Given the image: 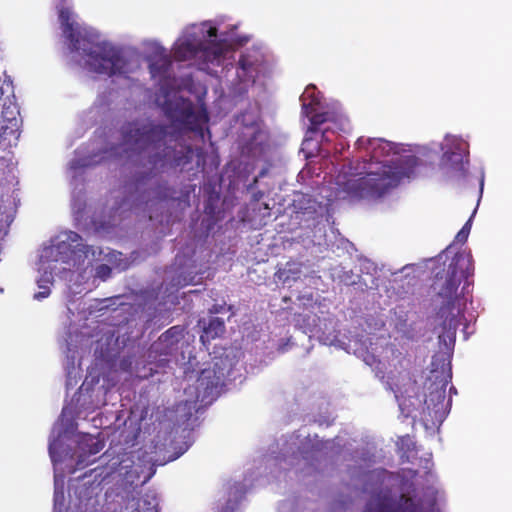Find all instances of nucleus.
Returning a JSON list of instances; mask_svg holds the SVG:
<instances>
[{
  "instance_id": "1",
  "label": "nucleus",
  "mask_w": 512,
  "mask_h": 512,
  "mask_svg": "<svg viewBox=\"0 0 512 512\" xmlns=\"http://www.w3.org/2000/svg\"><path fill=\"white\" fill-rule=\"evenodd\" d=\"M148 61L151 78L158 87L155 103L171 124L135 121L122 128L121 143L117 142L119 137L115 133L101 134L88 147L77 150L76 157L69 163L72 211L77 220H82L86 211L84 169L125 159L131 173L125 187L127 195L112 207V219L107 224L116 226L118 219L128 211L168 223V216L158 214L169 205L167 183L162 174L184 168L192 161L195 152L187 139L203 143L210 139L209 116L203 101L198 96L197 101L192 102L183 94L192 91V78L176 76L171 54L158 42L151 43Z\"/></svg>"
},
{
  "instance_id": "2",
  "label": "nucleus",
  "mask_w": 512,
  "mask_h": 512,
  "mask_svg": "<svg viewBox=\"0 0 512 512\" xmlns=\"http://www.w3.org/2000/svg\"><path fill=\"white\" fill-rule=\"evenodd\" d=\"M473 274V260L469 252L455 254L448 264L445 277H439L434 282L437 291V302L440 308L437 314L439 325L435 328L439 340V353L433 357L431 370L424 383L423 393H414V382L408 377L404 368L406 360L402 353L392 347L384 349L385 357H393L386 364L377 355L378 346L373 338L362 335L342 343L335 330V321L330 315L320 317L312 305L311 293L299 297L303 305H311L312 310H306L295 318V325L309 336H315L325 345H339L347 352H352L361 358L365 364L372 367L381 380H386L389 389L394 393L401 412L406 417L419 419L426 429H438L446 419L451 408V397L446 398V387L450 382V360L455 346L456 331L464 323V311L469 301L470 282Z\"/></svg>"
},
{
  "instance_id": "3",
  "label": "nucleus",
  "mask_w": 512,
  "mask_h": 512,
  "mask_svg": "<svg viewBox=\"0 0 512 512\" xmlns=\"http://www.w3.org/2000/svg\"><path fill=\"white\" fill-rule=\"evenodd\" d=\"M251 38L241 30L239 20L221 14L185 25L171 54L176 60L189 62L199 71L218 78L223 94L243 98L251 89L263 91L273 73L271 57L260 43L243 50L236 60V51Z\"/></svg>"
},
{
  "instance_id": "4",
  "label": "nucleus",
  "mask_w": 512,
  "mask_h": 512,
  "mask_svg": "<svg viewBox=\"0 0 512 512\" xmlns=\"http://www.w3.org/2000/svg\"><path fill=\"white\" fill-rule=\"evenodd\" d=\"M355 148L363 162L350 161L336 177L338 188L352 198L382 197L403 179L415 176L419 165L439 152L440 168L451 179H464L470 162L468 138L452 133L445 134L439 143L419 147L413 154L403 145L364 136L357 139Z\"/></svg>"
},
{
  "instance_id": "5",
  "label": "nucleus",
  "mask_w": 512,
  "mask_h": 512,
  "mask_svg": "<svg viewBox=\"0 0 512 512\" xmlns=\"http://www.w3.org/2000/svg\"><path fill=\"white\" fill-rule=\"evenodd\" d=\"M113 268H127L122 253L88 245L74 231H61L38 249L36 285L39 291L33 299L42 301L48 298L56 278L65 281L71 295L91 291L97 286V280L110 278Z\"/></svg>"
},
{
  "instance_id": "6",
  "label": "nucleus",
  "mask_w": 512,
  "mask_h": 512,
  "mask_svg": "<svg viewBox=\"0 0 512 512\" xmlns=\"http://www.w3.org/2000/svg\"><path fill=\"white\" fill-rule=\"evenodd\" d=\"M56 9L72 64L93 78H116L129 89H142L135 78L143 65L137 49L116 45L96 28L82 22L72 0H56Z\"/></svg>"
},
{
  "instance_id": "7",
  "label": "nucleus",
  "mask_w": 512,
  "mask_h": 512,
  "mask_svg": "<svg viewBox=\"0 0 512 512\" xmlns=\"http://www.w3.org/2000/svg\"><path fill=\"white\" fill-rule=\"evenodd\" d=\"M138 429H133L124 438V445L115 444L107 450L100 458V465L92 470L95 477H102V480L110 479L118 486L116 496L125 502V508L131 512H157L158 498L154 491H147L142 497L137 498L136 488L139 484L148 482L155 474V469L150 465V460L140 458L137 452L127 451L132 448L137 438Z\"/></svg>"
},
{
  "instance_id": "8",
  "label": "nucleus",
  "mask_w": 512,
  "mask_h": 512,
  "mask_svg": "<svg viewBox=\"0 0 512 512\" xmlns=\"http://www.w3.org/2000/svg\"><path fill=\"white\" fill-rule=\"evenodd\" d=\"M302 114L308 121V129L301 151L307 158L328 156L325 144L332 141L335 133H348L350 122L338 102L322 101L316 86L308 85L300 96Z\"/></svg>"
},
{
  "instance_id": "9",
  "label": "nucleus",
  "mask_w": 512,
  "mask_h": 512,
  "mask_svg": "<svg viewBox=\"0 0 512 512\" xmlns=\"http://www.w3.org/2000/svg\"><path fill=\"white\" fill-rule=\"evenodd\" d=\"M341 439L322 441L317 435L313 438L305 430H299L281 441L280 452L273 458L279 469L294 470L296 474L310 475L318 470L323 458H331L339 453Z\"/></svg>"
},
{
  "instance_id": "10",
  "label": "nucleus",
  "mask_w": 512,
  "mask_h": 512,
  "mask_svg": "<svg viewBox=\"0 0 512 512\" xmlns=\"http://www.w3.org/2000/svg\"><path fill=\"white\" fill-rule=\"evenodd\" d=\"M332 199L318 202L310 195L297 193L293 198L291 230L300 229L298 235L304 245H322L326 241V227L330 220L329 206Z\"/></svg>"
},
{
  "instance_id": "11",
  "label": "nucleus",
  "mask_w": 512,
  "mask_h": 512,
  "mask_svg": "<svg viewBox=\"0 0 512 512\" xmlns=\"http://www.w3.org/2000/svg\"><path fill=\"white\" fill-rule=\"evenodd\" d=\"M278 512H295L293 502L281 503ZM364 512H437V510L434 499H418L403 492L397 501L387 494H377L367 504Z\"/></svg>"
},
{
  "instance_id": "12",
  "label": "nucleus",
  "mask_w": 512,
  "mask_h": 512,
  "mask_svg": "<svg viewBox=\"0 0 512 512\" xmlns=\"http://www.w3.org/2000/svg\"><path fill=\"white\" fill-rule=\"evenodd\" d=\"M0 80V142L12 146L20 135V111L11 77L4 72Z\"/></svg>"
},
{
  "instance_id": "13",
  "label": "nucleus",
  "mask_w": 512,
  "mask_h": 512,
  "mask_svg": "<svg viewBox=\"0 0 512 512\" xmlns=\"http://www.w3.org/2000/svg\"><path fill=\"white\" fill-rule=\"evenodd\" d=\"M233 377V369L230 365L226 367L225 360L220 359L214 363L213 369H203L196 380L195 400L199 402L200 407L211 404L220 395L227 380ZM186 403H192V400H186Z\"/></svg>"
},
{
  "instance_id": "14",
  "label": "nucleus",
  "mask_w": 512,
  "mask_h": 512,
  "mask_svg": "<svg viewBox=\"0 0 512 512\" xmlns=\"http://www.w3.org/2000/svg\"><path fill=\"white\" fill-rule=\"evenodd\" d=\"M84 342L88 343L89 340L85 339L82 334H76L75 336L70 334L68 339H66V358L64 367L66 371L67 390L74 388L81 379V356L78 344H81L82 348Z\"/></svg>"
},
{
  "instance_id": "15",
  "label": "nucleus",
  "mask_w": 512,
  "mask_h": 512,
  "mask_svg": "<svg viewBox=\"0 0 512 512\" xmlns=\"http://www.w3.org/2000/svg\"><path fill=\"white\" fill-rule=\"evenodd\" d=\"M183 337V328L180 326H173L164 332L150 348L149 358H152L153 353L160 355H170L177 349V344Z\"/></svg>"
},
{
  "instance_id": "16",
  "label": "nucleus",
  "mask_w": 512,
  "mask_h": 512,
  "mask_svg": "<svg viewBox=\"0 0 512 512\" xmlns=\"http://www.w3.org/2000/svg\"><path fill=\"white\" fill-rule=\"evenodd\" d=\"M17 197L14 192L0 197V240L9 232V227L17 211Z\"/></svg>"
},
{
  "instance_id": "17",
  "label": "nucleus",
  "mask_w": 512,
  "mask_h": 512,
  "mask_svg": "<svg viewBox=\"0 0 512 512\" xmlns=\"http://www.w3.org/2000/svg\"><path fill=\"white\" fill-rule=\"evenodd\" d=\"M127 96L128 94L125 89H120L119 91L110 89L109 91L102 92L98 94L93 110H98L100 113L105 114L113 107L122 103V99H127Z\"/></svg>"
},
{
  "instance_id": "18",
  "label": "nucleus",
  "mask_w": 512,
  "mask_h": 512,
  "mask_svg": "<svg viewBox=\"0 0 512 512\" xmlns=\"http://www.w3.org/2000/svg\"><path fill=\"white\" fill-rule=\"evenodd\" d=\"M99 484L85 488L84 493L79 492L80 509L83 512H104L101 506V497L99 495Z\"/></svg>"
},
{
  "instance_id": "19",
  "label": "nucleus",
  "mask_w": 512,
  "mask_h": 512,
  "mask_svg": "<svg viewBox=\"0 0 512 512\" xmlns=\"http://www.w3.org/2000/svg\"><path fill=\"white\" fill-rule=\"evenodd\" d=\"M175 265L177 266L175 269L177 275L171 281L172 288H179L190 284L194 285L200 282L201 277H198V273L189 271L187 267L182 266L181 259L178 256L176 257Z\"/></svg>"
},
{
  "instance_id": "20",
  "label": "nucleus",
  "mask_w": 512,
  "mask_h": 512,
  "mask_svg": "<svg viewBox=\"0 0 512 512\" xmlns=\"http://www.w3.org/2000/svg\"><path fill=\"white\" fill-rule=\"evenodd\" d=\"M303 275L302 265L297 262H287L283 267L279 268L275 273V279L284 285L291 284Z\"/></svg>"
},
{
  "instance_id": "21",
  "label": "nucleus",
  "mask_w": 512,
  "mask_h": 512,
  "mask_svg": "<svg viewBox=\"0 0 512 512\" xmlns=\"http://www.w3.org/2000/svg\"><path fill=\"white\" fill-rule=\"evenodd\" d=\"M245 494L242 483H234L229 487V498L222 512H240V502Z\"/></svg>"
},
{
  "instance_id": "22",
  "label": "nucleus",
  "mask_w": 512,
  "mask_h": 512,
  "mask_svg": "<svg viewBox=\"0 0 512 512\" xmlns=\"http://www.w3.org/2000/svg\"><path fill=\"white\" fill-rule=\"evenodd\" d=\"M225 330L224 321L221 318H212L208 326L204 327L203 333L200 336L201 342L206 345L212 339L220 336Z\"/></svg>"
},
{
  "instance_id": "23",
  "label": "nucleus",
  "mask_w": 512,
  "mask_h": 512,
  "mask_svg": "<svg viewBox=\"0 0 512 512\" xmlns=\"http://www.w3.org/2000/svg\"><path fill=\"white\" fill-rule=\"evenodd\" d=\"M14 167L10 166L4 158H0V189L12 185L15 180Z\"/></svg>"
},
{
  "instance_id": "24",
  "label": "nucleus",
  "mask_w": 512,
  "mask_h": 512,
  "mask_svg": "<svg viewBox=\"0 0 512 512\" xmlns=\"http://www.w3.org/2000/svg\"><path fill=\"white\" fill-rule=\"evenodd\" d=\"M249 130H251L252 138L248 142V149L250 152L253 153L254 156H256L262 152V147L258 148V146H261L263 144L264 140L266 139V136L263 132L259 131L255 127H251L249 128Z\"/></svg>"
},
{
  "instance_id": "25",
  "label": "nucleus",
  "mask_w": 512,
  "mask_h": 512,
  "mask_svg": "<svg viewBox=\"0 0 512 512\" xmlns=\"http://www.w3.org/2000/svg\"><path fill=\"white\" fill-rule=\"evenodd\" d=\"M190 434H191L190 432H187V435L183 436L185 441L182 443L181 446L176 448L177 451L172 456H170L167 461L176 460L177 458H179L181 455H183L189 449V447L193 443V440L190 437Z\"/></svg>"
},
{
  "instance_id": "26",
  "label": "nucleus",
  "mask_w": 512,
  "mask_h": 512,
  "mask_svg": "<svg viewBox=\"0 0 512 512\" xmlns=\"http://www.w3.org/2000/svg\"><path fill=\"white\" fill-rule=\"evenodd\" d=\"M340 270L338 269L334 270L333 277H337L340 282L346 284V285H352L355 284L356 281L353 279V276L350 275L348 272H344L343 275L339 274Z\"/></svg>"
},
{
  "instance_id": "27",
  "label": "nucleus",
  "mask_w": 512,
  "mask_h": 512,
  "mask_svg": "<svg viewBox=\"0 0 512 512\" xmlns=\"http://www.w3.org/2000/svg\"><path fill=\"white\" fill-rule=\"evenodd\" d=\"M112 299H102V300H96L95 305H90V308L97 309L98 311H102L103 309H107L109 307V302H111Z\"/></svg>"
},
{
  "instance_id": "28",
  "label": "nucleus",
  "mask_w": 512,
  "mask_h": 512,
  "mask_svg": "<svg viewBox=\"0 0 512 512\" xmlns=\"http://www.w3.org/2000/svg\"><path fill=\"white\" fill-rule=\"evenodd\" d=\"M364 269L367 271V274H371V275H372V272L377 271V267L374 265L373 262H371L369 260L362 261L361 271H363Z\"/></svg>"
},
{
  "instance_id": "29",
  "label": "nucleus",
  "mask_w": 512,
  "mask_h": 512,
  "mask_svg": "<svg viewBox=\"0 0 512 512\" xmlns=\"http://www.w3.org/2000/svg\"><path fill=\"white\" fill-rule=\"evenodd\" d=\"M468 236L469 235L466 233V231L460 230L456 235V240L460 243H464L466 242Z\"/></svg>"
},
{
  "instance_id": "30",
  "label": "nucleus",
  "mask_w": 512,
  "mask_h": 512,
  "mask_svg": "<svg viewBox=\"0 0 512 512\" xmlns=\"http://www.w3.org/2000/svg\"><path fill=\"white\" fill-rule=\"evenodd\" d=\"M54 512H65V502H54Z\"/></svg>"
},
{
  "instance_id": "31",
  "label": "nucleus",
  "mask_w": 512,
  "mask_h": 512,
  "mask_svg": "<svg viewBox=\"0 0 512 512\" xmlns=\"http://www.w3.org/2000/svg\"><path fill=\"white\" fill-rule=\"evenodd\" d=\"M471 222H472V217H470V219L464 224V226L462 227V231H466V233L469 235L470 233V229H471Z\"/></svg>"
},
{
  "instance_id": "32",
  "label": "nucleus",
  "mask_w": 512,
  "mask_h": 512,
  "mask_svg": "<svg viewBox=\"0 0 512 512\" xmlns=\"http://www.w3.org/2000/svg\"><path fill=\"white\" fill-rule=\"evenodd\" d=\"M484 188V172L481 171V177H480V195L483 193Z\"/></svg>"
},
{
  "instance_id": "33",
  "label": "nucleus",
  "mask_w": 512,
  "mask_h": 512,
  "mask_svg": "<svg viewBox=\"0 0 512 512\" xmlns=\"http://www.w3.org/2000/svg\"><path fill=\"white\" fill-rule=\"evenodd\" d=\"M72 304H73V302L71 300H69V303H68V306H67V310H68L69 313L74 314V310H73Z\"/></svg>"
},
{
  "instance_id": "34",
  "label": "nucleus",
  "mask_w": 512,
  "mask_h": 512,
  "mask_svg": "<svg viewBox=\"0 0 512 512\" xmlns=\"http://www.w3.org/2000/svg\"><path fill=\"white\" fill-rule=\"evenodd\" d=\"M410 269H411V267L406 266V267H404V268H403V270H402V271L404 272V271H407V270H410Z\"/></svg>"
},
{
  "instance_id": "35",
  "label": "nucleus",
  "mask_w": 512,
  "mask_h": 512,
  "mask_svg": "<svg viewBox=\"0 0 512 512\" xmlns=\"http://www.w3.org/2000/svg\"><path fill=\"white\" fill-rule=\"evenodd\" d=\"M369 479H372L374 477V473L367 476Z\"/></svg>"
},
{
  "instance_id": "36",
  "label": "nucleus",
  "mask_w": 512,
  "mask_h": 512,
  "mask_svg": "<svg viewBox=\"0 0 512 512\" xmlns=\"http://www.w3.org/2000/svg\"><path fill=\"white\" fill-rule=\"evenodd\" d=\"M452 391L456 392V390L453 386L450 387V392H452Z\"/></svg>"
},
{
  "instance_id": "37",
  "label": "nucleus",
  "mask_w": 512,
  "mask_h": 512,
  "mask_svg": "<svg viewBox=\"0 0 512 512\" xmlns=\"http://www.w3.org/2000/svg\"><path fill=\"white\" fill-rule=\"evenodd\" d=\"M363 281H364V283H365V285H366V286H368V285H369V284H368V282H367V280H365V279H364Z\"/></svg>"
}]
</instances>
